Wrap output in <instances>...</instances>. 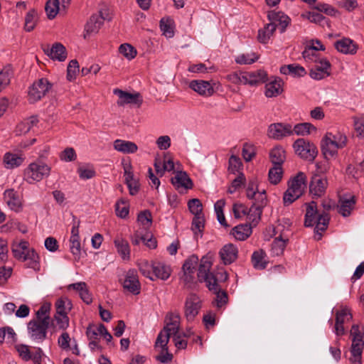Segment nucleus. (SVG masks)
Returning a JSON list of instances; mask_svg holds the SVG:
<instances>
[{
    "label": "nucleus",
    "mask_w": 364,
    "mask_h": 364,
    "mask_svg": "<svg viewBox=\"0 0 364 364\" xmlns=\"http://www.w3.org/2000/svg\"><path fill=\"white\" fill-rule=\"evenodd\" d=\"M115 211L118 217L125 218L129 214V207L123 201H119L115 205Z\"/></svg>",
    "instance_id": "nucleus-64"
},
{
    "label": "nucleus",
    "mask_w": 364,
    "mask_h": 364,
    "mask_svg": "<svg viewBox=\"0 0 364 364\" xmlns=\"http://www.w3.org/2000/svg\"><path fill=\"white\" fill-rule=\"evenodd\" d=\"M267 135L275 140H281L292 135L291 125L287 123H273L267 129Z\"/></svg>",
    "instance_id": "nucleus-10"
},
{
    "label": "nucleus",
    "mask_w": 364,
    "mask_h": 364,
    "mask_svg": "<svg viewBox=\"0 0 364 364\" xmlns=\"http://www.w3.org/2000/svg\"><path fill=\"white\" fill-rule=\"evenodd\" d=\"M316 128L309 122L299 123L291 127L292 135L294 134L298 136H305L311 133L312 131H316Z\"/></svg>",
    "instance_id": "nucleus-42"
},
{
    "label": "nucleus",
    "mask_w": 364,
    "mask_h": 364,
    "mask_svg": "<svg viewBox=\"0 0 364 364\" xmlns=\"http://www.w3.org/2000/svg\"><path fill=\"white\" fill-rule=\"evenodd\" d=\"M15 349L23 360L28 361L31 360L34 364H41L43 353L41 348H35V351L31 353L28 346L17 344L15 346Z\"/></svg>",
    "instance_id": "nucleus-8"
},
{
    "label": "nucleus",
    "mask_w": 364,
    "mask_h": 364,
    "mask_svg": "<svg viewBox=\"0 0 364 364\" xmlns=\"http://www.w3.org/2000/svg\"><path fill=\"white\" fill-rule=\"evenodd\" d=\"M216 294L215 304L217 307L220 308L228 302V294L225 291H222L216 282L215 289H209Z\"/></svg>",
    "instance_id": "nucleus-49"
},
{
    "label": "nucleus",
    "mask_w": 364,
    "mask_h": 364,
    "mask_svg": "<svg viewBox=\"0 0 364 364\" xmlns=\"http://www.w3.org/2000/svg\"><path fill=\"white\" fill-rule=\"evenodd\" d=\"M353 318L350 310L346 306H342L340 310L336 311V323L334 333L337 336H342L345 333L344 324L350 322Z\"/></svg>",
    "instance_id": "nucleus-11"
},
{
    "label": "nucleus",
    "mask_w": 364,
    "mask_h": 364,
    "mask_svg": "<svg viewBox=\"0 0 364 364\" xmlns=\"http://www.w3.org/2000/svg\"><path fill=\"white\" fill-rule=\"evenodd\" d=\"M316 49L315 48L314 43H311L310 46L305 48L302 52V56L306 62L315 63L321 58Z\"/></svg>",
    "instance_id": "nucleus-43"
},
{
    "label": "nucleus",
    "mask_w": 364,
    "mask_h": 364,
    "mask_svg": "<svg viewBox=\"0 0 364 364\" xmlns=\"http://www.w3.org/2000/svg\"><path fill=\"white\" fill-rule=\"evenodd\" d=\"M346 136L339 132H327L321 141V149L325 159H329L338 155V150L347 145Z\"/></svg>",
    "instance_id": "nucleus-1"
},
{
    "label": "nucleus",
    "mask_w": 364,
    "mask_h": 364,
    "mask_svg": "<svg viewBox=\"0 0 364 364\" xmlns=\"http://www.w3.org/2000/svg\"><path fill=\"white\" fill-rule=\"evenodd\" d=\"M181 317L178 313L169 312L165 318L164 331L173 336L179 333Z\"/></svg>",
    "instance_id": "nucleus-19"
},
{
    "label": "nucleus",
    "mask_w": 364,
    "mask_h": 364,
    "mask_svg": "<svg viewBox=\"0 0 364 364\" xmlns=\"http://www.w3.org/2000/svg\"><path fill=\"white\" fill-rule=\"evenodd\" d=\"M79 64L76 60L70 61L67 68V79L73 81L76 78L77 74L79 73Z\"/></svg>",
    "instance_id": "nucleus-55"
},
{
    "label": "nucleus",
    "mask_w": 364,
    "mask_h": 364,
    "mask_svg": "<svg viewBox=\"0 0 364 364\" xmlns=\"http://www.w3.org/2000/svg\"><path fill=\"white\" fill-rule=\"evenodd\" d=\"M356 200L354 196H343L339 200L338 213L343 217H348L353 210Z\"/></svg>",
    "instance_id": "nucleus-26"
},
{
    "label": "nucleus",
    "mask_w": 364,
    "mask_h": 364,
    "mask_svg": "<svg viewBox=\"0 0 364 364\" xmlns=\"http://www.w3.org/2000/svg\"><path fill=\"white\" fill-rule=\"evenodd\" d=\"M102 24L100 16L97 14L92 15L85 25L84 38H86L92 34L97 33Z\"/></svg>",
    "instance_id": "nucleus-29"
},
{
    "label": "nucleus",
    "mask_w": 364,
    "mask_h": 364,
    "mask_svg": "<svg viewBox=\"0 0 364 364\" xmlns=\"http://www.w3.org/2000/svg\"><path fill=\"white\" fill-rule=\"evenodd\" d=\"M60 158L62 161L69 162L75 161L77 155L73 148L68 147L61 152Z\"/></svg>",
    "instance_id": "nucleus-63"
},
{
    "label": "nucleus",
    "mask_w": 364,
    "mask_h": 364,
    "mask_svg": "<svg viewBox=\"0 0 364 364\" xmlns=\"http://www.w3.org/2000/svg\"><path fill=\"white\" fill-rule=\"evenodd\" d=\"M327 178L323 174L313 173L309 182V193L313 198H321L326 193L328 187Z\"/></svg>",
    "instance_id": "nucleus-6"
},
{
    "label": "nucleus",
    "mask_w": 364,
    "mask_h": 364,
    "mask_svg": "<svg viewBox=\"0 0 364 364\" xmlns=\"http://www.w3.org/2000/svg\"><path fill=\"white\" fill-rule=\"evenodd\" d=\"M123 287L133 294L136 295L140 293L141 285L136 270L129 269L127 272L123 282Z\"/></svg>",
    "instance_id": "nucleus-16"
},
{
    "label": "nucleus",
    "mask_w": 364,
    "mask_h": 364,
    "mask_svg": "<svg viewBox=\"0 0 364 364\" xmlns=\"http://www.w3.org/2000/svg\"><path fill=\"white\" fill-rule=\"evenodd\" d=\"M254 200L252 205L262 208L267 205V196L264 190L257 191L253 197Z\"/></svg>",
    "instance_id": "nucleus-60"
},
{
    "label": "nucleus",
    "mask_w": 364,
    "mask_h": 364,
    "mask_svg": "<svg viewBox=\"0 0 364 364\" xmlns=\"http://www.w3.org/2000/svg\"><path fill=\"white\" fill-rule=\"evenodd\" d=\"M188 207L190 212L194 215L203 214V205L200 200L198 198L189 200Z\"/></svg>",
    "instance_id": "nucleus-56"
},
{
    "label": "nucleus",
    "mask_w": 364,
    "mask_h": 364,
    "mask_svg": "<svg viewBox=\"0 0 364 364\" xmlns=\"http://www.w3.org/2000/svg\"><path fill=\"white\" fill-rule=\"evenodd\" d=\"M288 240V237L284 236L283 234L277 237L272 244V253L275 255H282L285 249Z\"/></svg>",
    "instance_id": "nucleus-40"
},
{
    "label": "nucleus",
    "mask_w": 364,
    "mask_h": 364,
    "mask_svg": "<svg viewBox=\"0 0 364 364\" xmlns=\"http://www.w3.org/2000/svg\"><path fill=\"white\" fill-rule=\"evenodd\" d=\"M46 53L52 59L58 61H64L67 58L66 49L61 43H55Z\"/></svg>",
    "instance_id": "nucleus-31"
},
{
    "label": "nucleus",
    "mask_w": 364,
    "mask_h": 364,
    "mask_svg": "<svg viewBox=\"0 0 364 364\" xmlns=\"http://www.w3.org/2000/svg\"><path fill=\"white\" fill-rule=\"evenodd\" d=\"M137 220L144 228L150 227L152 223L151 214L149 210L141 212L137 217Z\"/></svg>",
    "instance_id": "nucleus-59"
},
{
    "label": "nucleus",
    "mask_w": 364,
    "mask_h": 364,
    "mask_svg": "<svg viewBox=\"0 0 364 364\" xmlns=\"http://www.w3.org/2000/svg\"><path fill=\"white\" fill-rule=\"evenodd\" d=\"M212 267L210 257L204 256L201 258L198 267V279L200 282H205L208 289H215L218 278L210 272Z\"/></svg>",
    "instance_id": "nucleus-3"
},
{
    "label": "nucleus",
    "mask_w": 364,
    "mask_h": 364,
    "mask_svg": "<svg viewBox=\"0 0 364 364\" xmlns=\"http://www.w3.org/2000/svg\"><path fill=\"white\" fill-rule=\"evenodd\" d=\"M119 53L129 60L134 59L136 55V50L129 43L122 44L119 48Z\"/></svg>",
    "instance_id": "nucleus-53"
},
{
    "label": "nucleus",
    "mask_w": 364,
    "mask_h": 364,
    "mask_svg": "<svg viewBox=\"0 0 364 364\" xmlns=\"http://www.w3.org/2000/svg\"><path fill=\"white\" fill-rule=\"evenodd\" d=\"M245 85L251 86L264 83L267 80V73L264 70H257L250 72H244L242 77Z\"/></svg>",
    "instance_id": "nucleus-20"
},
{
    "label": "nucleus",
    "mask_w": 364,
    "mask_h": 364,
    "mask_svg": "<svg viewBox=\"0 0 364 364\" xmlns=\"http://www.w3.org/2000/svg\"><path fill=\"white\" fill-rule=\"evenodd\" d=\"M24 158L21 154L6 153L4 156V163L7 168H17L22 164Z\"/></svg>",
    "instance_id": "nucleus-32"
},
{
    "label": "nucleus",
    "mask_w": 364,
    "mask_h": 364,
    "mask_svg": "<svg viewBox=\"0 0 364 364\" xmlns=\"http://www.w3.org/2000/svg\"><path fill=\"white\" fill-rule=\"evenodd\" d=\"M50 323L45 321L31 320L28 323V333L33 341L43 342L47 336V331Z\"/></svg>",
    "instance_id": "nucleus-7"
},
{
    "label": "nucleus",
    "mask_w": 364,
    "mask_h": 364,
    "mask_svg": "<svg viewBox=\"0 0 364 364\" xmlns=\"http://www.w3.org/2000/svg\"><path fill=\"white\" fill-rule=\"evenodd\" d=\"M50 304L48 302L43 303L39 308V309L36 311V318H35L34 320L39 321H45L48 323H50Z\"/></svg>",
    "instance_id": "nucleus-47"
},
{
    "label": "nucleus",
    "mask_w": 364,
    "mask_h": 364,
    "mask_svg": "<svg viewBox=\"0 0 364 364\" xmlns=\"http://www.w3.org/2000/svg\"><path fill=\"white\" fill-rule=\"evenodd\" d=\"M114 149L123 154H134L138 150L137 145L132 141L122 139H116L113 142Z\"/></svg>",
    "instance_id": "nucleus-28"
},
{
    "label": "nucleus",
    "mask_w": 364,
    "mask_h": 364,
    "mask_svg": "<svg viewBox=\"0 0 364 364\" xmlns=\"http://www.w3.org/2000/svg\"><path fill=\"white\" fill-rule=\"evenodd\" d=\"M38 255L33 249L26 253V257H23L21 260L25 262V265L28 268H31L34 270L39 269Z\"/></svg>",
    "instance_id": "nucleus-44"
},
{
    "label": "nucleus",
    "mask_w": 364,
    "mask_h": 364,
    "mask_svg": "<svg viewBox=\"0 0 364 364\" xmlns=\"http://www.w3.org/2000/svg\"><path fill=\"white\" fill-rule=\"evenodd\" d=\"M334 46L338 52L343 54L353 55L358 50L357 44L348 38H343L336 41Z\"/></svg>",
    "instance_id": "nucleus-24"
},
{
    "label": "nucleus",
    "mask_w": 364,
    "mask_h": 364,
    "mask_svg": "<svg viewBox=\"0 0 364 364\" xmlns=\"http://www.w3.org/2000/svg\"><path fill=\"white\" fill-rule=\"evenodd\" d=\"M38 21V14L36 10H30L25 17L24 28L26 31L30 32L33 31L36 26Z\"/></svg>",
    "instance_id": "nucleus-48"
},
{
    "label": "nucleus",
    "mask_w": 364,
    "mask_h": 364,
    "mask_svg": "<svg viewBox=\"0 0 364 364\" xmlns=\"http://www.w3.org/2000/svg\"><path fill=\"white\" fill-rule=\"evenodd\" d=\"M4 200L11 210L19 213L23 210L22 197L14 189H6L4 192Z\"/></svg>",
    "instance_id": "nucleus-13"
},
{
    "label": "nucleus",
    "mask_w": 364,
    "mask_h": 364,
    "mask_svg": "<svg viewBox=\"0 0 364 364\" xmlns=\"http://www.w3.org/2000/svg\"><path fill=\"white\" fill-rule=\"evenodd\" d=\"M102 326H105L104 324H98V325H90L86 331V334L88 339H98V336H102Z\"/></svg>",
    "instance_id": "nucleus-54"
},
{
    "label": "nucleus",
    "mask_w": 364,
    "mask_h": 364,
    "mask_svg": "<svg viewBox=\"0 0 364 364\" xmlns=\"http://www.w3.org/2000/svg\"><path fill=\"white\" fill-rule=\"evenodd\" d=\"M277 29V25L273 23L266 24L263 28L258 31L257 39L261 43L266 44L269 42L271 37Z\"/></svg>",
    "instance_id": "nucleus-34"
},
{
    "label": "nucleus",
    "mask_w": 364,
    "mask_h": 364,
    "mask_svg": "<svg viewBox=\"0 0 364 364\" xmlns=\"http://www.w3.org/2000/svg\"><path fill=\"white\" fill-rule=\"evenodd\" d=\"M118 253L124 260L130 258V248L128 242L122 237H117L114 240Z\"/></svg>",
    "instance_id": "nucleus-30"
},
{
    "label": "nucleus",
    "mask_w": 364,
    "mask_h": 364,
    "mask_svg": "<svg viewBox=\"0 0 364 364\" xmlns=\"http://www.w3.org/2000/svg\"><path fill=\"white\" fill-rule=\"evenodd\" d=\"M38 122V119L36 116H31L26 118L16 126V132L19 135L26 134L33 127L36 126Z\"/></svg>",
    "instance_id": "nucleus-33"
},
{
    "label": "nucleus",
    "mask_w": 364,
    "mask_h": 364,
    "mask_svg": "<svg viewBox=\"0 0 364 364\" xmlns=\"http://www.w3.org/2000/svg\"><path fill=\"white\" fill-rule=\"evenodd\" d=\"M52 88V84L47 78H41L35 81L28 89V101L34 103L43 97Z\"/></svg>",
    "instance_id": "nucleus-5"
},
{
    "label": "nucleus",
    "mask_w": 364,
    "mask_h": 364,
    "mask_svg": "<svg viewBox=\"0 0 364 364\" xmlns=\"http://www.w3.org/2000/svg\"><path fill=\"white\" fill-rule=\"evenodd\" d=\"M153 277L161 280H167L172 272L171 266L164 262L155 261L151 264Z\"/></svg>",
    "instance_id": "nucleus-15"
},
{
    "label": "nucleus",
    "mask_w": 364,
    "mask_h": 364,
    "mask_svg": "<svg viewBox=\"0 0 364 364\" xmlns=\"http://www.w3.org/2000/svg\"><path fill=\"white\" fill-rule=\"evenodd\" d=\"M50 173V167L41 161L31 163L25 169L24 176L26 181L33 183L35 181H41L48 177Z\"/></svg>",
    "instance_id": "nucleus-2"
},
{
    "label": "nucleus",
    "mask_w": 364,
    "mask_h": 364,
    "mask_svg": "<svg viewBox=\"0 0 364 364\" xmlns=\"http://www.w3.org/2000/svg\"><path fill=\"white\" fill-rule=\"evenodd\" d=\"M266 253L259 250L253 252L252 255V262L253 267L257 269H264L267 267Z\"/></svg>",
    "instance_id": "nucleus-41"
},
{
    "label": "nucleus",
    "mask_w": 364,
    "mask_h": 364,
    "mask_svg": "<svg viewBox=\"0 0 364 364\" xmlns=\"http://www.w3.org/2000/svg\"><path fill=\"white\" fill-rule=\"evenodd\" d=\"M283 171L282 166L273 165L269 171V180L272 184H277L282 179Z\"/></svg>",
    "instance_id": "nucleus-51"
},
{
    "label": "nucleus",
    "mask_w": 364,
    "mask_h": 364,
    "mask_svg": "<svg viewBox=\"0 0 364 364\" xmlns=\"http://www.w3.org/2000/svg\"><path fill=\"white\" fill-rule=\"evenodd\" d=\"M201 308V300L196 294H190L185 302V316L188 321L194 320Z\"/></svg>",
    "instance_id": "nucleus-9"
},
{
    "label": "nucleus",
    "mask_w": 364,
    "mask_h": 364,
    "mask_svg": "<svg viewBox=\"0 0 364 364\" xmlns=\"http://www.w3.org/2000/svg\"><path fill=\"white\" fill-rule=\"evenodd\" d=\"M295 153L301 159L313 161L318 154L316 146L304 138L296 139L293 144Z\"/></svg>",
    "instance_id": "nucleus-4"
},
{
    "label": "nucleus",
    "mask_w": 364,
    "mask_h": 364,
    "mask_svg": "<svg viewBox=\"0 0 364 364\" xmlns=\"http://www.w3.org/2000/svg\"><path fill=\"white\" fill-rule=\"evenodd\" d=\"M219 255L225 265L230 264L237 259L238 249L233 244L228 243L220 249Z\"/></svg>",
    "instance_id": "nucleus-21"
},
{
    "label": "nucleus",
    "mask_w": 364,
    "mask_h": 364,
    "mask_svg": "<svg viewBox=\"0 0 364 364\" xmlns=\"http://www.w3.org/2000/svg\"><path fill=\"white\" fill-rule=\"evenodd\" d=\"M316 203L314 201L307 205L305 214L304 225L306 227H311L316 223L318 217Z\"/></svg>",
    "instance_id": "nucleus-37"
},
{
    "label": "nucleus",
    "mask_w": 364,
    "mask_h": 364,
    "mask_svg": "<svg viewBox=\"0 0 364 364\" xmlns=\"http://www.w3.org/2000/svg\"><path fill=\"white\" fill-rule=\"evenodd\" d=\"M56 314H65L68 315V312L72 308L70 301L65 297L58 299L55 302Z\"/></svg>",
    "instance_id": "nucleus-46"
},
{
    "label": "nucleus",
    "mask_w": 364,
    "mask_h": 364,
    "mask_svg": "<svg viewBox=\"0 0 364 364\" xmlns=\"http://www.w3.org/2000/svg\"><path fill=\"white\" fill-rule=\"evenodd\" d=\"M282 80L279 77H272L265 85L264 95L267 97H274L279 95L282 91Z\"/></svg>",
    "instance_id": "nucleus-25"
},
{
    "label": "nucleus",
    "mask_w": 364,
    "mask_h": 364,
    "mask_svg": "<svg viewBox=\"0 0 364 364\" xmlns=\"http://www.w3.org/2000/svg\"><path fill=\"white\" fill-rule=\"evenodd\" d=\"M28 246L29 244L26 240L14 242L12 245V252L15 258L21 260L23 257H26V253L31 250Z\"/></svg>",
    "instance_id": "nucleus-35"
},
{
    "label": "nucleus",
    "mask_w": 364,
    "mask_h": 364,
    "mask_svg": "<svg viewBox=\"0 0 364 364\" xmlns=\"http://www.w3.org/2000/svg\"><path fill=\"white\" fill-rule=\"evenodd\" d=\"M280 72L284 75H291L294 77H303L306 74L304 67L297 64H290L280 68Z\"/></svg>",
    "instance_id": "nucleus-36"
},
{
    "label": "nucleus",
    "mask_w": 364,
    "mask_h": 364,
    "mask_svg": "<svg viewBox=\"0 0 364 364\" xmlns=\"http://www.w3.org/2000/svg\"><path fill=\"white\" fill-rule=\"evenodd\" d=\"M189 87L202 96H210L214 92L213 86L208 81L193 80L189 82Z\"/></svg>",
    "instance_id": "nucleus-23"
},
{
    "label": "nucleus",
    "mask_w": 364,
    "mask_h": 364,
    "mask_svg": "<svg viewBox=\"0 0 364 364\" xmlns=\"http://www.w3.org/2000/svg\"><path fill=\"white\" fill-rule=\"evenodd\" d=\"M198 258L196 255H193L186 259L183 264L182 269L183 275L182 277L183 281L186 284H188L193 282V274L198 266Z\"/></svg>",
    "instance_id": "nucleus-18"
},
{
    "label": "nucleus",
    "mask_w": 364,
    "mask_h": 364,
    "mask_svg": "<svg viewBox=\"0 0 364 364\" xmlns=\"http://www.w3.org/2000/svg\"><path fill=\"white\" fill-rule=\"evenodd\" d=\"M269 156L273 165L282 166L286 159V152L283 147L277 146L271 150Z\"/></svg>",
    "instance_id": "nucleus-39"
},
{
    "label": "nucleus",
    "mask_w": 364,
    "mask_h": 364,
    "mask_svg": "<svg viewBox=\"0 0 364 364\" xmlns=\"http://www.w3.org/2000/svg\"><path fill=\"white\" fill-rule=\"evenodd\" d=\"M242 166V164L239 157L232 155L229 159V167L228 169L230 172L235 173L240 169Z\"/></svg>",
    "instance_id": "nucleus-62"
},
{
    "label": "nucleus",
    "mask_w": 364,
    "mask_h": 364,
    "mask_svg": "<svg viewBox=\"0 0 364 364\" xmlns=\"http://www.w3.org/2000/svg\"><path fill=\"white\" fill-rule=\"evenodd\" d=\"M262 213V208L252 205L251 207L247 210V219L252 224L256 225L260 220L261 215Z\"/></svg>",
    "instance_id": "nucleus-45"
},
{
    "label": "nucleus",
    "mask_w": 364,
    "mask_h": 364,
    "mask_svg": "<svg viewBox=\"0 0 364 364\" xmlns=\"http://www.w3.org/2000/svg\"><path fill=\"white\" fill-rule=\"evenodd\" d=\"M59 0H48L46 4V12L48 18L52 19L55 17L60 10Z\"/></svg>",
    "instance_id": "nucleus-50"
},
{
    "label": "nucleus",
    "mask_w": 364,
    "mask_h": 364,
    "mask_svg": "<svg viewBox=\"0 0 364 364\" xmlns=\"http://www.w3.org/2000/svg\"><path fill=\"white\" fill-rule=\"evenodd\" d=\"M329 220V215L326 212L318 215L315 223L317 231H324L328 227Z\"/></svg>",
    "instance_id": "nucleus-57"
},
{
    "label": "nucleus",
    "mask_w": 364,
    "mask_h": 364,
    "mask_svg": "<svg viewBox=\"0 0 364 364\" xmlns=\"http://www.w3.org/2000/svg\"><path fill=\"white\" fill-rule=\"evenodd\" d=\"M269 23L279 26L280 33H284L291 22L290 18L282 11H270L267 14Z\"/></svg>",
    "instance_id": "nucleus-22"
},
{
    "label": "nucleus",
    "mask_w": 364,
    "mask_h": 364,
    "mask_svg": "<svg viewBox=\"0 0 364 364\" xmlns=\"http://www.w3.org/2000/svg\"><path fill=\"white\" fill-rule=\"evenodd\" d=\"M77 173L81 179L87 180L95 176V171L90 166H80L77 168Z\"/></svg>",
    "instance_id": "nucleus-61"
},
{
    "label": "nucleus",
    "mask_w": 364,
    "mask_h": 364,
    "mask_svg": "<svg viewBox=\"0 0 364 364\" xmlns=\"http://www.w3.org/2000/svg\"><path fill=\"white\" fill-rule=\"evenodd\" d=\"M252 233L251 227L248 225H239L235 226L231 232V234L237 240H245L248 238Z\"/></svg>",
    "instance_id": "nucleus-38"
},
{
    "label": "nucleus",
    "mask_w": 364,
    "mask_h": 364,
    "mask_svg": "<svg viewBox=\"0 0 364 364\" xmlns=\"http://www.w3.org/2000/svg\"><path fill=\"white\" fill-rule=\"evenodd\" d=\"M306 176L303 172H299L296 176L289 181L288 188L291 192L301 197L306 188Z\"/></svg>",
    "instance_id": "nucleus-17"
},
{
    "label": "nucleus",
    "mask_w": 364,
    "mask_h": 364,
    "mask_svg": "<svg viewBox=\"0 0 364 364\" xmlns=\"http://www.w3.org/2000/svg\"><path fill=\"white\" fill-rule=\"evenodd\" d=\"M258 56L255 53H242L235 58V62L240 65L252 64L257 60Z\"/></svg>",
    "instance_id": "nucleus-52"
},
{
    "label": "nucleus",
    "mask_w": 364,
    "mask_h": 364,
    "mask_svg": "<svg viewBox=\"0 0 364 364\" xmlns=\"http://www.w3.org/2000/svg\"><path fill=\"white\" fill-rule=\"evenodd\" d=\"M172 184L176 188L191 189L193 182L188 174L184 171H178L176 176L171 178Z\"/></svg>",
    "instance_id": "nucleus-27"
},
{
    "label": "nucleus",
    "mask_w": 364,
    "mask_h": 364,
    "mask_svg": "<svg viewBox=\"0 0 364 364\" xmlns=\"http://www.w3.org/2000/svg\"><path fill=\"white\" fill-rule=\"evenodd\" d=\"M122 166L124 170V181L129 188V194L134 196L139 190V181L134 177L132 166L130 161L122 162Z\"/></svg>",
    "instance_id": "nucleus-12"
},
{
    "label": "nucleus",
    "mask_w": 364,
    "mask_h": 364,
    "mask_svg": "<svg viewBox=\"0 0 364 364\" xmlns=\"http://www.w3.org/2000/svg\"><path fill=\"white\" fill-rule=\"evenodd\" d=\"M114 93L119 97L117 105L119 106H123L126 104H134L140 106L143 101L139 92L129 93L119 89H115Z\"/></svg>",
    "instance_id": "nucleus-14"
},
{
    "label": "nucleus",
    "mask_w": 364,
    "mask_h": 364,
    "mask_svg": "<svg viewBox=\"0 0 364 364\" xmlns=\"http://www.w3.org/2000/svg\"><path fill=\"white\" fill-rule=\"evenodd\" d=\"M171 335L168 333H165L162 330L158 335L155 343L156 347H160L161 349L167 350V344L168 343Z\"/></svg>",
    "instance_id": "nucleus-58"
}]
</instances>
